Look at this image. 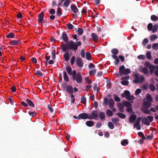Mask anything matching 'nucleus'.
Returning a JSON list of instances; mask_svg holds the SVG:
<instances>
[{
	"label": "nucleus",
	"instance_id": "nucleus-19",
	"mask_svg": "<svg viewBox=\"0 0 158 158\" xmlns=\"http://www.w3.org/2000/svg\"><path fill=\"white\" fill-rule=\"evenodd\" d=\"M142 123L147 126H149L150 125L149 122H148V119L145 117H142Z\"/></svg>",
	"mask_w": 158,
	"mask_h": 158
},
{
	"label": "nucleus",
	"instance_id": "nucleus-29",
	"mask_svg": "<svg viewBox=\"0 0 158 158\" xmlns=\"http://www.w3.org/2000/svg\"><path fill=\"white\" fill-rule=\"evenodd\" d=\"M111 52L113 55H114L115 56H117L116 55H117L118 52V50L116 48H114L112 49L111 50Z\"/></svg>",
	"mask_w": 158,
	"mask_h": 158
},
{
	"label": "nucleus",
	"instance_id": "nucleus-55",
	"mask_svg": "<svg viewBox=\"0 0 158 158\" xmlns=\"http://www.w3.org/2000/svg\"><path fill=\"white\" fill-rule=\"evenodd\" d=\"M91 54L89 52H86V58L87 60H90V58L91 57Z\"/></svg>",
	"mask_w": 158,
	"mask_h": 158
},
{
	"label": "nucleus",
	"instance_id": "nucleus-26",
	"mask_svg": "<svg viewBox=\"0 0 158 158\" xmlns=\"http://www.w3.org/2000/svg\"><path fill=\"white\" fill-rule=\"evenodd\" d=\"M99 117L101 120H104L105 117V113L103 112H100L99 114Z\"/></svg>",
	"mask_w": 158,
	"mask_h": 158
},
{
	"label": "nucleus",
	"instance_id": "nucleus-53",
	"mask_svg": "<svg viewBox=\"0 0 158 158\" xmlns=\"http://www.w3.org/2000/svg\"><path fill=\"white\" fill-rule=\"evenodd\" d=\"M137 58L139 60H144L145 59V56L143 55H140L137 56Z\"/></svg>",
	"mask_w": 158,
	"mask_h": 158
},
{
	"label": "nucleus",
	"instance_id": "nucleus-40",
	"mask_svg": "<svg viewBox=\"0 0 158 158\" xmlns=\"http://www.w3.org/2000/svg\"><path fill=\"white\" fill-rule=\"evenodd\" d=\"M149 88L151 91H154L155 89V86L152 84H150L149 85Z\"/></svg>",
	"mask_w": 158,
	"mask_h": 158
},
{
	"label": "nucleus",
	"instance_id": "nucleus-21",
	"mask_svg": "<svg viewBox=\"0 0 158 158\" xmlns=\"http://www.w3.org/2000/svg\"><path fill=\"white\" fill-rule=\"evenodd\" d=\"M66 70L69 75H72V69L71 67L69 65L67 66L66 68Z\"/></svg>",
	"mask_w": 158,
	"mask_h": 158
},
{
	"label": "nucleus",
	"instance_id": "nucleus-51",
	"mask_svg": "<svg viewBox=\"0 0 158 158\" xmlns=\"http://www.w3.org/2000/svg\"><path fill=\"white\" fill-rule=\"evenodd\" d=\"M129 83V81L127 80H124L121 81L122 84L124 85H127Z\"/></svg>",
	"mask_w": 158,
	"mask_h": 158
},
{
	"label": "nucleus",
	"instance_id": "nucleus-52",
	"mask_svg": "<svg viewBox=\"0 0 158 158\" xmlns=\"http://www.w3.org/2000/svg\"><path fill=\"white\" fill-rule=\"evenodd\" d=\"M142 70L143 72L144 73H145L146 74H148V69L146 68L143 67L142 69Z\"/></svg>",
	"mask_w": 158,
	"mask_h": 158
},
{
	"label": "nucleus",
	"instance_id": "nucleus-48",
	"mask_svg": "<svg viewBox=\"0 0 158 158\" xmlns=\"http://www.w3.org/2000/svg\"><path fill=\"white\" fill-rule=\"evenodd\" d=\"M67 27L69 30H72L73 28V26L70 23H69L67 24Z\"/></svg>",
	"mask_w": 158,
	"mask_h": 158
},
{
	"label": "nucleus",
	"instance_id": "nucleus-8",
	"mask_svg": "<svg viewBox=\"0 0 158 158\" xmlns=\"http://www.w3.org/2000/svg\"><path fill=\"white\" fill-rule=\"evenodd\" d=\"M141 119V117H138L136 121L134 124V127L136 128L138 130H140L141 129L140 122Z\"/></svg>",
	"mask_w": 158,
	"mask_h": 158
},
{
	"label": "nucleus",
	"instance_id": "nucleus-46",
	"mask_svg": "<svg viewBox=\"0 0 158 158\" xmlns=\"http://www.w3.org/2000/svg\"><path fill=\"white\" fill-rule=\"evenodd\" d=\"M80 54L81 57L83 58L85 57V50L84 49H81Z\"/></svg>",
	"mask_w": 158,
	"mask_h": 158
},
{
	"label": "nucleus",
	"instance_id": "nucleus-10",
	"mask_svg": "<svg viewBox=\"0 0 158 158\" xmlns=\"http://www.w3.org/2000/svg\"><path fill=\"white\" fill-rule=\"evenodd\" d=\"M79 119H89V114L86 113H82L79 115Z\"/></svg>",
	"mask_w": 158,
	"mask_h": 158
},
{
	"label": "nucleus",
	"instance_id": "nucleus-4",
	"mask_svg": "<svg viewBox=\"0 0 158 158\" xmlns=\"http://www.w3.org/2000/svg\"><path fill=\"white\" fill-rule=\"evenodd\" d=\"M26 102L27 103L24 102H21V105L24 107H27L28 106L32 107L35 106V104L30 99H27L26 100Z\"/></svg>",
	"mask_w": 158,
	"mask_h": 158
},
{
	"label": "nucleus",
	"instance_id": "nucleus-30",
	"mask_svg": "<svg viewBox=\"0 0 158 158\" xmlns=\"http://www.w3.org/2000/svg\"><path fill=\"white\" fill-rule=\"evenodd\" d=\"M85 124L87 126L91 127L94 125V123L92 121L89 120L86 121L85 123Z\"/></svg>",
	"mask_w": 158,
	"mask_h": 158
},
{
	"label": "nucleus",
	"instance_id": "nucleus-28",
	"mask_svg": "<svg viewBox=\"0 0 158 158\" xmlns=\"http://www.w3.org/2000/svg\"><path fill=\"white\" fill-rule=\"evenodd\" d=\"M112 56L113 58L115 60V61L114 62V63L116 65H117L119 62V60L117 56L114 55H112Z\"/></svg>",
	"mask_w": 158,
	"mask_h": 158
},
{
	"label": "nucleus",
	"instance_id": "nucleus-64",
	"mask_svg": "<svg viewBox=\"0 0 158 158\" xmlns=\"http://www.w3.org/2000/svg\"><path fill=\"white\" fill-rule=\"evenodd\" d=\"M148 42V39L147 38L144 39L142 42L143 44L145 46L146 45Z\"/></svg>",
	"mask_w": 158,
	"mask_h": 158
},
{
	"label": "nucleus",
	"instance_id": "nucleus-5",
	"mask_svg": "<svg viewBox=\"0 0 158 158\" xmlns=\"http://www.w3.org/2000/svg\"><path fill=\"white\" fill-rule=\"evenodd\" d=\"M89 119L96 120L98 119V112L97 110H93L90 114H89Z\"/></svg>",
	"mask_w": 158,
	"mask_h": 158
},
{
	"label": "nucleus",
	"instance_id": "nucleus-59",
	"mask_svg": "<svg viewBox=\"0 0 158 158\" xmlns=\"http://www.w3.org/2000/svg\"><path fill=\"white\" fill-rule=\"evenodd\" d=\"M52 58L54 60L56 58V50H54L52 52Z\"/></svg>",
	"mask_w": 158,
	"mask_h": 158
},
{
	"label": "nucleus",
	"instance_id": "nucleus-25",
	"mask_svg": "<svg viewBox=\"0 0 158 158\" xmlns=\"http://www.w3.org/2000/svg\"><path fill=\"white\" fill-rule=\"evenodd\" d=\"M111 121L116 126H117L119 124V119L117 118H113L111 119Z\"/></svg>",
	"mask_w": 158,
	"mask_h": 158
},
{
	"label": "nucleus",
	"instance_id": "nucleus-36",
	"mask_svg": "<svg viewBox=\"0 0 158 158\" xmlns=\"http://www.w3.org/2000/svg\"><path fill=\"white\" fill-rule=\"evenodd\" d=\"M107 126L109 128L111 129H113L114 128L113 124L111 122H109L107 124Z\"/></svg>",
	"mask_w": 158,
	"mask_h": 158
},
{
	"label": "nucleus",
	"instance_id": "nucleus-31",
	"mask_svg": "<svg viewBox=\"0 0 158 158\" xmlns=\"http://www.w3.org/2000/svg\"><path fill=\"white\" fill-rule=\"evenodd\" d=\"M106 114L108 117L112 116L113 114L112 111L109 109L106 110Z\"/></svg>",
	"mask_w": 158,
	"mask_h": 158
},
{
	"label": "nucleus",
	"instance_id": "nucleus-34",
	"mask_svg": "<svg viewBox=\"0 0 158 158\" xmlns=\"http://www.w3.org/2000/svg\"><path fill=\"white\" fill-rule=\"evenodd\" d=\"M158 28V25L157 24L154 25L153 27L152 32L153 33H155L157 30Z\"/></svg>",
	"mask_w": 158,
	"mask_h": 158
},
{
	"label": "nucleus",
	"instance_id": "nucleus-56",
	"mask_svg": "<svg viewBox=\"0 0 158 158\" xmlns=\"http://www.w3.org/2000/svg\"><path fill=\"white\" fill-rule=\"evenodd\" d=\"M152 48L154 49L157 50L158 49V43H155L153 44L152 46Z\"/></svg>",
	"mask_w": 158,
	"mask_h": 158
},
{
	"label": "nucleus",
	"instance_id": "nucleus-43",
	"mask_svg": "<svg viewBox=\"0 0 158 158\" xmlns=\"http://www.w3.org/2000/svg\"><path fill=\"white\" fill-rule=\"evenodd\" d=\"M151 54V52L150 51H148L146 52L147 57L149 60H151L152 58V56Z\"/></svg>",
	"mask_w": 158,
	"mask_h": 158
},
{
	"label": "nucleus",
	"instance_id": "nucleus-60",
	"mask_svg": "<svg viewBox=\"0 0 158 158\" xmlns=\"http://www.w3.org/2000/svg\"><path fill=\"white\" fill-rule=\"evenodd\" d=\"M114 100L117 102H119L121 101L120 98L118 96H116L115 95H114Z\"/></svg>",
	"mask_w": 158,
	"mask_h": 158
},
{
	"label": "nucleus",
	"instance_id": "nucleus-50",
	"mask_svg": "<svg viewBox=\"0 0 158 158\" xmlns=\"http://www.w3.org/2000/svg\"><path fill=\"white\" fill-rule=\"evenodd\" d=\"M81 101L82 104H85L86 103V99L84 97H82L81 98Z\"/></svg>",
	"mask_w": 158,
	"mask_h": 158
},
{
	"label": "nucleus",
	"instance_id": "nucleus-11",
	"mask_svg": "<svg viewBox=\"0 0 158 158\" xmlns=\"http://www.w3.org/2000/svg\"><path fill=\"white\" fill-rule=\"evenodd\" d=\"M21 44L22 42L19 40H14L9 43V44L12 45H18Z\"/></svg>",
	"mask_w": 158,
	"mask_h": 158
},
{
	"label": "nucleus",
	"instance_id": "nucleus-41",
	"mask_svg": "<svg viewBox=\"0 0 158 158\" xmlns=\"http://www.w3.org/2000/svg\"><path fill=\"white\" fill-rule=\"evenodd\" d=\"M64 58L65 59V60L68 61L69 59V53L67 52L65 54H64Z\"/></svg>",
	"mask_w": 158,
	"mask_h": 158
},
{
	"label": "nucleus",
	"instance_id": "nucleus-7",
	"mask_svg": "<svg viewBox=\"0 0 158 158\" xmlns=\"http://www.w3.org/2000/svg\"><path fill=\"white\" fill-rule=\"evenodd\" d=\"M70 8L71 9L72 11L73 14H72L73 15H74L75 16L76 18L78 17V15L77 14V13L79 11V10L76 7V6L74 4H72Z\"/></svg>",
	"mask_w": 158,
	"mask_h": 158
},
{
	"label": "nucleus",
	"instance_id": "nucleus-49",
	"mask_svg": "<svg viewBox=\"0 0 158 158\" xmlns=\"http://www.w3.org/2000/svg\"><path fill=\"white\" fill-rule=\"evenodd\" d=\"M148 30L149 31H151L152 30L153 28V25L152 23H149L147 26Z\"/></svg>",
	"mask_w": 158,
	"mask_h": 158
},
{
	"label": "nucleus",
	"instance_id": "nucleus-63",
	"mask_svg": "<svg viewBox=\"0 0 158 158\" xmlns=\"http://www.w3.org/2000/svg\"><path fill=\"white\" fill-rule=\"evenodd\" d=\"M77 31L79 35H81L82 34L83 32V30L82 28H78Z\"/></svg>",
	"mask_w": 158,
	"mask_h": 158
},
{
	"label": "nucleus",
	"instance_id": "nucleus-23",
	"mask_svg": "<svg viewBox=\"0 0 158 158\" xmlns=\"http://www.w3.org/2000/svg\"><path fill=\"white\" fill-rule=\"evenodd\" d=\"M143 106L144 108H149L151 106V103L148 102H144L143 103Z\"/></svg>",
	"mask_w": 158,
	"mask_h": 158
},
{
	"label": "nucleus",
	"instance_id": "nucleus-35",
	"mask_svg": "<svg viewBox=\"0 0 158 158\" xmlns=\"http://www.w3.org/2000/svg\"><path fill=\"white\" fill-rule=\"evenodd\" d=\"M56 14L57 15L60 17L62 14V12L60 8V7H58L57 8V10L56 12Z\"/></svg>",
	"mask_w": 158,
	"mask_h": 158
},
{
	"label": "nucleus",
	"instance_id": "nucleus-38",
	"mask_svg": "<svg viewBox=\"0 0 158 158\" xmlns=\"http://www.w3.org/2000/svg\"><path fill=\"white\" fill-rule=\"evenodd\" d=\"M157 36L156 35H151L150 37V40L152 41H154L155 40L157 39Z\"/></svg>",
	"mask_w": 158,
	"mask_h": 158
},
{
	"label": "nucleus",
	"instance_id": "nucleus-22",
	"mask_svg": "<svg viewBox=\"0 0 158 158\" xmlns=\"http://www.w3.org/2000/svg\"><path fill=\"white\" fill-rule=\"evenodd\" d=\"M63 77L64 81H65L67 82L69 81V77L68 76L66 72L65 71L63 72Z\"/></svg>",
	"mask_w": 158,
	"mask_h": 158
},
{
	"label": "nucleus",
	"instance_id": "nucleus-39",
	"mask_svg": "<svg viewBox=\"0 0 158 158\" xmlns=\"http://www.w3.org/2000/svg\"><path fill=\"white\" fill-rule=\"evenodd\" d=\"M146 98L147 99L148 101L150 102H152L153 98L152 96L150 94H147Z\"/></svg>",
	"mask_w": 158,
	"mask_h": 158
},
{
	"label": "nucleus",
	"instance_id": "nucleus-1",
	"mask_svg": "<svg viewBox=\"0 0 158 158\" xmlns=\"http://www.w3.org/2000/svg\"><path fill=\"white\" fill-rule=\"evenodd\" d=\"M62 47L61 49L63 51L65 52L66 50H73L76 51L78 49V46H80L81 45V43L80 41H77V43L74 42L72 40L65 44L62 43Z\"/></svg>",
	"mask_w": 158,
	"mask_h": 158
},
{
	"label": "nucleus",
	"instance_id": "nucleus-6",
	"mask_svg": "<svg viewBox=\"0 0 158 158\" xmlns=\"http://www.w3.org/2000/svg\"><path fill=\"white\" fill-rule=\"evenodd\" d=\"M72 78L73 80L76 81L77 83H81L82 81V78L80 73H77Z\"/></svg>",
	"mask_w": 158,
	"mask_h": 158
},
{
	"label": "nucleus",
	"instance_id": "nucleus-15",
	"mask_svg": "<svg viewBox=\"0 0 158 158\" xmlns=\"http://www.w3.org/2000/svg\"><path fill=\"white\" fill-rule=\"evenodd\" d=\"M137 118V116L135 114H133L130 116L129 118V122L131 123L134 122Z\"/></svg>",
	"mask_w": 158,
	"mask_h": 158
},
{
	"label": "nucleus",
	"instance_id": "nucleus-16",
	"mask_svg": "<svg viewBox=\"0 0 158 158\" xmlns=\"http://www.w3.org/2000/svg\"><path fill=\"white\" fill-rule=\"evenodd\" d=\"M117 106L118 107L119 110L122 112H124V106L123 104L121 103H118L117 104Z\"/></svg>",
	"mask_w": 158,
	"mask_h": 158
},
{
	"label": "nucleus",
	"instance_id": "nucleus-12",
	"mask_svg": "<svg viewBox=\"0 0 158 158\" xmlns=\"http://www.w3.org/2000/svg\"><path fill=\"white\" fill-rule=\"evenodd\" d=\"M60 39H62L63 41L66 43H67L68 42L69 38L65 31H64L62 33V36L60 37Z\"/></svg>",
	"mask_w": 158,
	"mask_h": 158
},
{
	"label": "nucleus",
	"instance_id": "nucleus-61",
	"mask_svg": "<svg viewBox=\"0 0 158 158\" xmlns=\"http://www.w3.org/2000/svg\"><path fill=\"white\" fill-rule=\"evenodd\" d=\"M96 69H94L91 70L90 71H89V74L90 75L92 74L93 75H94L96 73Z\"/></svg>",
	"mask_w": 158,
	"mask_h": 158
},
{
	"label": "nucleus",
	"instance_id": "nucleus-47",
	"mask_svg": "<svg viewBox=\"0 0 158 158\" xmlns=\"http://www.w3.org/2000/svg\"><path fill=\"white\" fill-rule=\"evenodd\" d=\"M149 69L150 71V73L152 74L153 73L154 70L155 69V66L152 65L149 67Z\"/></svg>",
	"mask_w": 158,
	"mask_h": 158
},
{
	"label": "nucleus",
	"instance_id": "nucleus-54",
	"mask_svg": "<svg viewBox=\"0 0 158 158\" xmlns=\"http://www.w3.org/2000/svg\"><path fill=\"white\" fill-rule=\"evenodd\" d=\"M70 96L71 99V103L74 104L75 99L74 98V96L73 95V94H70Z\"/></svg>",
	"mask_w": 158,
	"mask_h": 158
},
{
	"label": "nucleus",
	"instance_id": "nucleus-3",
	"mask_svg": "<svg viewBox=\"0 0 158 158\" xmlns=\"http://www.w3.org/2000/svg\"><path fill=\"white\" fill-rule=\"evenodd\" d=\"M134 77L135 79L133 81V82L134 83H140L144 81L145 79L144 77L141 75L139 76L138 74H135L134 75Z\"/></svg>",
	"mask_w": 158,
	"mask_h": 158
},
{
	"label": "nucleus",
	"instance_id": "nucleus-2",
	"mask_svg": "<svg viewBox=\"0 0 158 158\" xmlns=\"http://www.w3.org/2000/svg\"><path fill=\"white\" fill-rule=\"evenodd\" d=\"M119 74L117 73L116 75L118 76L120 75L122 76L123 75H127L131 73L130 69L129 68H127L125 69V67L124 65H121L119 69Z\"/></svg>",
	"mask_w": 158,
	"mask_h": 158
},
{
	"label": "nucleus",
	"instance_id": "nucleus-33",
	"mask_svg": "<svg viewBox=\"0 0 158 158\" xmlns=\"http://www.w3.org/2000/svg\"><path fill=\"white\" fill-rule=\"evenodd\" d=\"M151 19L153 21H156L158 20V17L155 15H152L151 16Z\"/></svg>",
	"mask_w": 158,
	"mask_h": 158
},
{
	"label": "nucleus",
	"instance_id": "nucleus-14",
	"mask_svg": "<svg viewBox=\"0 0 158 158\" xmlns=\"http://www.w3.org/2000/svg\"><path fill=\"white\" fill-rule=\"evenodd\" d=\"M114 102L112 98H110L108 100V105L110 108H112L114 106Z\"/></svg>",
	"mask_w": 158,
	"mask_h": 158
},
{
	"label": "nucleus",
	"instance_id": "nucleus-57",
	"mask_svg": "<svg viewBox=\"0 0 158 158\" xmlns=\"http://www.w3.org/2000/svg\"><path fill=\"white\" fill-rule=\"evenodd\" d=\"M147 118L148 119V122H149L150 123V122H152L153 120V118L152 116H148L147 117Z\"/></svg>",
	"mask_w": 158,
	"mask_h": 158
},
{
	"label": "nucleus",
	"instance_id": "nucleus-62",
	"mask_svg": "<svg viewBox=\"0 0 158 158\" xmlns=\"http://www.w3.org/2000/svg\"><path fill=\"white\" fill-rule=\"evenodd\" d=\"M51 104H48L47 105V106L48 109L51 113L53 112V109L51 107Z\"/></svg>",
	"mask_w": 158,
	"mask_h": 158
},
{
	"label": "nucleus",
	"instance_id": "nucleus-9",
	"mask_svg": "<svg viewBox=\"0 0 158 158\" xmlns=\"http://www.w3.org/2000/svg\"><path fill=\"white\" fill-rule=\"evenodd\" d=\"M76 63L79 67L81 68L83 67V63L82 62V59L80 57L77 58Z\"/></svg>",
	"mask_w": 158,
	"mask_h": 158
},
{
	"label": "nucleus",
	"instance_id": "nucleus-24",
	"mask_svg": "<svg viewBox=\"0 0 158 158\" xmlns=\"http://www.w3.org/2000/svg\"><path fill=\"white\" fill-rule=\"evenodd\" d=\"M142 111L144 114H151L149 110L148 109V108L143 107L142 109Z\"/></svg>",
	"mask_w": 158,
	"mask_h": 158
},
{
	"label": "nucleus",
	"instance_id": "nucleus-32",
	"mask_svg": "<svg viewBox=\"0 0 158 158\" xmlns=\"http://www.w3.org/2000/svg\"><path fill=\"white\" fill-rule=\"evenodd\" d=\"M123 104H124L125 106L127 108L130 107H131L132 106V104L131 103L127 101L123 102Z\"/></svg>",
	"mask_w": 158,
	"mask_h": 158
},
{
	"label": "nucleus",
	"instance_id": "nucleus-44",
	"mask_svg": "<svg viewBox=\"0 0 158 158\" xmlns=\"http://www.w3.org/2000/svg\"><path fill=\"white\" fill-rule=\"evenodd\" d=\"M128 142L127 139H125L122 140L121 142V144L123 146H126L128 144Z\"/></svg>",
	"mask_w": 158,
	"mask_h": 158
},
{
	"label": "nucleus",
	"instance_id": "nucleus-17",
	"mask_svg": "<svg viewBox=\"0 0 158 158\" xmlns=\"http://www.w3.org/2000/svg\"><path fill=\"white\" fill-rule=\"evenodd\" d=\"M34 74L37 76L38 77H42L44 76V74L42 72L40 71L39 70L35 71V70L34 71Z\"/></svg>",
	"mask_w": 158,
	"mask_h": 158
},
{
	"label": "nucleus",
	"instance_id": "nucleus-45",
	"mask_svg": "<svg viewBox=\"0 0 158 158\" xmlns=\"http://www.w3.org/2000/svg\"><path fill=\"white\" fill-rule=\"evenodd\" d=\"M138 135L139 136L141 137L143 139H146V138L145 136L143 133L142 132H138Z\"/></svg>",
	"mask_w": 158,
	"mask_h": 158
},
{
	"label": "nucleus",
	"instance_id": "nucleus-13",
	"mask_svg": "<svg viewBox=\"0 0 158 158\" xmlns=\"http://www.w3.org/2000/svg\"><path fill=\"white\" fill-rule=\"evenodd\" d=\"M67 92L69 94H73V87L70 85H68L67 86L66 89Z\"/></svg>",
	"mask_w": 158,
	"mask_h": 158
},
{
	"label": "nucleus",
	"instance_id": "nucleus-42",
	"mask_svg": "<svg viewBox=\"0 0 158 158\" xmlns=\"http://www.w3.org/2000/svg\"><path fill=\"white\" fill-rule=\"evenodd\" d=\"M70 3V0H65L63 4V6L66 7H68Z\"/></svg>",
	"mask_w": 158,
	"mask_h": 158
},
{
	"label": "nucleus",
	"instance_id": "nucleus-27",
	"mask_svg": "<svg viewBox=\"0 0 158 158\" xmlns=\"http://www.w3.org/2000/svg\"><path fill=\"white\" fill-rule=\"evenodd\" d=\"M116 114L118 116L122 119H124L126 117L125 115L123 113L118 112V113H116Z\"/></svg>",
	"mask_w": 158,
	"mask_h": 158
},
{
	"label": "nucleus",
	"instance_id": "nucleus-58",
	"mask_svg": "<svg viewBox=\"0 0 158 158\" xmlns=\"http://www.w3.org/2000/svg\"><path fill=\"white\" fill-rule=\"evenodd\" d=\"M67 84L66 82H64L61 85V88L63 90H65L66 89Z\"/></svg>",
	"mask_w": 158,
	"mask_h": 158
},
{
	"label": "nucleus",
	"instance_id": "nucleus-18",
	"mask_svg": "<svg viewBox=\"0 0 158 158\" xmlns=\"http://www.w3.org/2000/svg\"><path fill=\"white\" fill-rule=\"evenodd\" d=\"M44 17V12H42L38 15V22L42 23Z\"/></svg>",
	"mask_w": 158,
	"mask_h": 158
},
{
	"label": "nucleus",
	"instance_id": "nucleus-37",
	"mask_svg": "<svg viewBox=\"0 0 158 158\" xmlns=\"http://www.w3.org/2000/svg\"><path fill=\"white\" fill-rule=\"evenodd\" d=\"M15 35H14V34L12 33L11 32L9 33V34L7 35L6 36V37L7 38H13L15 37Z\"/></svg>",
	"mask_w": 158,
	"mask_h": 158
},
{
	"label": "nucleus",
	"instance_id": "nucleus-20",
	"mask_svg": "<svg viewBox=\"0 0 158 158\" xmlns=\"http://www.w3.org/2000/svg\"><path fill=\"white\" fill-rule=\"evenodd\" d=\"M91 36L93 41L97 42L98 41V37L95 33H92L91 34Z\"/></svg>",
	"mask_w": 158,
	"mask_h": 158
}]
</instances>
